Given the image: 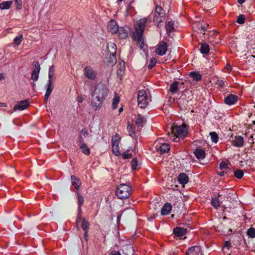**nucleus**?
Returning <instances> with one entry per match:
<instances>
[{"mask_svg": "<svg viewBox=\"0 0 255 255\" xmlns=\"http://www.w3.org/2000/svg\"><path fill=\"white\" fill-rule=\"evenodd\" d=\"M146 21V18L138 20L135 25V31L133 33V39L136 41L137 46H139L140 49H143L144 47L142 36Z\"/></svg>", "mask_w": 255, "mask_h": 255, "instance_id": "obj_1", "label": "nucleus"}, {"mask_svg": "<svg viewBox=\"0 0 255 255\" xmlns=\"http://www.w3.org/2000/svg\"><path fill=\"white\" fill-rule=\"evenodd\" d=\"M131 193V187L126 184H121L116 190V194L121 199H127L129 197Z\"/></svg>", "mask_w": 255, "mask_h": 255, "instance_id": "obj_2", "label": "nucleus"}, {"mask_svg": "<svg viewBox=\"0 0 255 255\" xmlns=\"http://www.w3.org/2000/svg\"><path fill=\"white\" fill-rule=\"evenodd\" d=\"M172 134L173 135V140L175 138L185 137L187 134V128L186 125H182L181 126H174L171 128Z\"/></svg>", "mask_w": 255, "mask_h": 255, "instance_id": "obj_3", "label": "nucleus"}, {"mask_svg": "<svg viewBox=\"0 0 255 255\" xmlns=\"http://www.w3.org/2000/svg\"><path fill=\"white\" fill-rule=\"evenodd\" d=\"M165 19V12L162 7L156 5L153 11V21L158 25Z\"/></svg>", "mask_w": 255, "mask_h": 255, "instance_id": "obj_4", "label": "nucleus"}, {"mask_svg": "<svg viewBox=\"0 0 255 255\" xmlns=\"http://www.w3.org/2000/svg\"><path fill=\"white\" fill-rule=\"evenodd\" d=\"M148 97L146 91L144 90H139L137 94L138 106L140 108H145L148 103Z\"/></svg>", "mask_w": 255, "mask_h": 255, "instance_id": "obj_5", "label": "nucleus"}, {"mask_svg": "<svg viewBox=\"0 0 255 255\" xmlns=\"http://www.w3.org/2000/svg\"><path fill=\"white\" fill-rule=\"evenodd\" d=\"M109 94V90L106 87L103 86L97 87L94 91V95L97 98L105 101Z\"/></svg>", "mask_w": 255, "mask_h": 255, "instance_id": "obj_6", "label": "nucleus"}, {"mask_svg": "<svg viewBox=\"0 0 255 255\" xmlns=\"http://www.w3.org/2000/svg\"><path fill=\"white\" fill-rule=\"evenodd\" d=\"M84 76L88 79L95 80L97 78V73L90 66H86L83 70Z\"/></svg>", "mask_w": 255, "mask_h": 255, "instance_id": "obj_7", "label": "nucleus"}, {"mask_svg": "<svg viewBox=\"0 0 255 255\" xmlns=\"http://www.w3.org/2000/svg\"><path fill=\"white\" fill-rule=\"evenodd\" d=\"M107 48L108 50L110 52V54L111 55L110 58L112 60L111 62L112 63V64L116 63V58L115 54L116 53L117 50L116 45L113 42H109L107 44Z\"/></svg>", "mask_w": 255, "mask_h": 255, "instance_id": "obj_8", "label": "nucleus"}, {"mask_svg": "<svg viewBox=\"0 0 255 255\" xmlns=\"http://www.w3.org/2000/svg\"><path fill=\"white\" fill-rule=\"evenodd\" d=\"M167 50V44L166 42L162 41L157 46L155 49V53L160 56H162L166 53Z\"/></svg>", "mask_w": 255, "mask_h": 255, "instance_id": "obj_9", "label": "nucleus"}, {"mask_svg": "<svg viewBox=\"0 0 255 255\" xmlns=\"http://www.w3.org/2000/svg\"><path fill=\"white\" fill-rule=\"evenodd\" d=\"M34 69L32 72L31 78L34 81H36L39 77L40 66L38 62H34Z\"/></svg>", "mask_w": 255, "mask_h": 255, "instance_id": "obj_10", "label": "nucleus"}, {"mask_svg": "<svg viewBox=\"0 0 255 255\" xmlns=\"http://www.w3.org/2000/svg\"><path fill=\"white\" fill-rule=\"evenodd\" d=\"M119 28L116 21L114 19H111L108 24V32L112 34L117 33Z\"/></svg>", "mask_w": 255, "mask_h": 255, "instance_id": "obj_11", "label": "nucleus"}, {"mask_svg": "<svg viewBox=\"0 0 255 255\" xmlns=\"http://www.w3.org/2000/svg\"><path fill=\"white\" fill-rule=\"evenodd\" d=\"M186 254V255H201V248L197 246L190 247Z\"/></svg>", "mask_w": 255, "mask_h": 255, "instance_id": "obj_12", "label": "nucleus"}, {"mask_svg": "<svg viewBox=\"0 0 255 255\" xmlns=\"http://www.w3.org/2000/svg\"><path fill=\"white\" fill-rule=\"evenodd\" d=\"M103 102L104 101L95 97L93 98L91 105L94 110L97 111L101 108Z\"/></svg>", "mask_w": 255, "mask_h": 255, "instance_id": "obj_13", "label": "nucleus"}, {"mask_svg": "<svg viewBox=\"0 0 255 255\" xmlns=\"http://www.w3.org/2000/svg\"><path fill=\"white\" fill-rule=\"evenodd\" d=\"M29 105L28 100L21 101L17 103L14 107V110H23L25 109Z\"/></svg>", "mask_w": 255, "mask_h": 255, "instance_id": "obj_14", "label": "nucleus"}, {"mask_svg": "<svg viewBox=\"0 0 255 255\" xmlns=\"http://www.w3.org/2000/svg\"><path fill=\"white\" fill-rule=\"evenodd\" d=\"M238 97L237 96L230 94L225 98V103L228 105H234L238 101Z\"/></svg>", "mask_w": 255, "mask_h": 255, "instance_id": "obj_15", "label": "nucleus"}, {"mask_svg": "<svg viewBox=\"0 0 255 255\" xmlns=\"http://www.w3.org/2000/svg\"><path fill=\"white\" fill-rule=\"evenodd\" d=\"M47 90L44 96V100L45 101H47L49 98V96L53 89L54 86H53V82L52 81V80H49L48 82V84L47 85Z\"/></svg>", "mask_w": 255, "mask_h": 255, "instance_id": "obj_16", "label": "nucleus"}, {"mask_svg": "<svg viewBox=\"0 0 255 255\" xmlns=\"http://www.w3.org/2000/svg\"><path fill=\"white\" fill-rule=\"evenodd\" d=\"M244 142V138L241 136H235L234 139L232 141L233 145L236 147L243 146Z\"/></svg>", "mask_w": 255, "mask_h": 255, "instance_id": "obj_17", "label": "nucleus"}, {"mask_svg": "<svg viewBox=\"0 0 255 255\" xmlns=\"http://www.w3.org/2000/svg\"><path fill=\"white\" fill-rule=\"evenodd\" d=\"M187 230L183 228L177 227L173 229V233L177 237L183 236L186 233Z\"/></svg>", "mask_w": 255, "mask_h": 255, "instance_id": "obj_18", "label": "nucleus"}, {"mask_svg": "<svg viewBox=\"0 0 255 255\" xmlns=\"http://www.w3.org/2000/svg\"><path fill=\"white\" fill-rule=\"evenodd\" d=\"M177 179L180 184L183 185H184L188 182L189 178L188 176L184 173L179 174Z\"/></svg>", "mask_w": 255, "mask_h": 255, "instance_id": "obj_19", "label": "nucleus"}, {"mask_svg": "<svg viewBox=\"0 0 255 255\" xmlns=\"http://www.w3.org/2000/svg\"><path fill=\"white\" fill-rule=\"evenodd\" d=\"M171 209V205L170 203H166L161 209V213L162 215H167L170 213Z\"/></svg>", "mask_w": 255, "mask_h": 255, "instance_id": "obj_20", "label": "nucleus"}, {"mask_svg": "<svg viewBox=\"0 0 255 255\" xmlns=\"http://www.w3.org/2000/svg\"><path fill=\"white\" fill-rule=\"evenodd\" d=\"M156 149L158 151H159L160 154H163L167 152L170 149V146L167 143H162L159 146H156Z\"/></svg>", "mask_w": 255, "mask_h": 255, "instance_id": "obj_21", "label": "nucleus"}, {"mask_svg": "<svg viewBox=\"0 0 255 255\" xmlns=\"http://www.w3.org/2000/svg\"><path fill=\"white\" fill-rule=\"evenodd\" d=\"M194 153L196 157L198 159H203L205 157V152L202 149L196 148L194 150Z\"/></svg>", "mask_w": 255, "mask_h": 255, "instance_id": "obj_22", "label": "nucleus"}, {"mask_svg": "<svg viewBox=\"0 0 255 255\" xmlns=\"http://www.w3.org/2000/svg\"><path fill=\"white\" fill-rule=\"evenodd\" d=\"M118 36L121 39H125L128 36V31L123 27H120L118 30Z\"/></svg>", "mask_w": 255, "mask_h": 255, "instance_id": "obj_23", "label": "nucleus"}, {"mask_svg": "<svg viewBox=\"0 0 255 255\" xmlns=\"http://www.w3.org/2000/svg\"><path fill=\"white\" fill-rule=\"evenodd\" d=\"M71 179L72 180V184L74 186L77 190H79L81 182L79 179L77 178L76 176L72 175L71 176Z\"/></svg>", "mask_w": 255, "mask_h": 255, "instance_id": "obj_24", "label": "nucleus"}, {"mask_svg": "<svg viewBox=\"0 0 255 255\" xmlns=\"http://www.w3.org/2000/svg\"><path fill=\"white\" fill-rule=\"evenodd\" d=\"M80 148L82 153L86 155H89L90 153V149L88 147L86 143L79 144Z\"/></svg>", "mask_w": 255, "mask_h": 255, "instance_id": "obj_25", "label": "nucleus"}, {"mask_svg": "<svg viewBox=\"0 0 255 255\" xmlns=\"http://www.w3.org/2000/svg\"><path fill=\"white\" fill-rule=\"evenodd\" d=\"M12 4V1H5L0 3V9L1 10L8 9Z\"/></svg>", "mask_w": 255, "mask_h": 255, "instance_id": "obj_26", "label": "nucleus"}, {"mask_svg": "<svg viewBox=\"0 0 255 255\" xmlns=\"http://www.w3.org/2000/svg\"><path fill=\"white\" fill-rule=\"evenodd\" d=\"M135 124L138 127H142L144 125L143 118L140 115H138L135 120Z\"/></svg>", "mask_w": 255, "mask_h": 255, "instance_id": "obj_27", "label": "nucleus"}, {"mask_svg": "<svg viewBox=\"0 0 255 255\" xmlns=\"http://www.w3.org/2000/svg\"><path fill=\"white\" fill-rule=\"evenodd\" d=\"M127 129L128 131L129 135L133 138H136L137 137H135V129L129 123H128L127 126Z\"/></svg>", "mask_w": 255, "mask_h": 255, "instance_id": "obj_28", "label": "nucleus"}, {"mask_svg": "<svg viewBox=\"0 0 255 255\" xmlns=\"http://www.w3.org/2000/svg\"><path fill=\"white\" fill-rule=\"evenodd\" d=\"M210 49L208 44L207 43H202L201 45L200 51L203 54H207L209 52Z\"/></svg>", "mask_w": 255, "mask_h": 255, "instance_id": "obj_29", "label": "nucleus"}, {"mask_svg": "<svg viewBox=\"0 0 255 255\" xmlns=\"http://www.w3.org/2000/svg\"><path fill=\"white\" fill-rule=\"evenodd\" d=\"M178 85H179L178 82H174L170 85L169 91L171 93H172V94H175L178 91V90H179Z\"/></svg>", "mask_w": 255, "mask_h": 255, "instance_id": "obj_30", "label": "nucleus"}, {"mask_svg": "<svg viewBox=\"0 0 255 255\" xmlns=\"http://www.w3.org/2000/svg\"><path fill=\"white\" fill-rule=\"evenodd\" d=\"M189 75L194 80L197 82L200 81L202 78V75L196 72H191Z\"/></svg>", "mask_w": 255, "mask_h": 255, "instance_id": "obj_31", "label": "nucleus"}, {"mask_svg": "<svg viewBox=\"0 0 255 255\" xmlns=\"http://www.w3.org/2000/svg\"><path fill=\"white\" fill-rule=\"evenodd\" d=\"M121 138V137L119 134H118V133L116 134L112 137V145H117L119 146Z\"/></svg>", "mask_w": 255, "mask_h": 255, "instance_id": "obj_32", "label": "nucleus"}, {"mask_svg": "<svg viewBox=\"0 0 255 255\" xmlns=\"http://www.w3.org/2000/svg\"><path fill=\"white\" fill-rule=\"evenodd\" d=\"M167 33L169 34L174 30V23L172 21H168L166 25Z\"/></svg>", "mask_w": 255, "mask_h": 255, "instance_id": "obj_33", "label": "nucleus"}, {"mask_svg": "<svg viewBox=\"0 0 255 255\" xmlns=\"http://www.w3.org/2000/svg\"><path fill=\"white\" fill-rule=\"evenodd\" d=\"M211 204L216 209L219 208L221 205L220 201L219 199L217 197L212 199Z\"/></svg>", "mask_w": 255, "mask_h": 255, "instance_id": "obj_34", "label": "nucleus"}, {"mask_svg": "<svg viewBox=\"0 0 255 255\" xmlns=\"http://www.w3.org/2000/svg\"><path fill=\"white\" fill-rule=\"evenodd\" d=\"M120 101V97L117 95L115 94L114 98L112 102V108L114 110L116 109L118 107V105Z\"/></svg>", "mask_w": 255, "mask_h": 255, "instance_id": "obj_35", "label": "nucleus"}, {"mask_svg": "<svg viewBox=\"0 0 255 255\" xmlns=\"http://www.w3.org/2000/svg\"><path fill=\"white\" fill-rule=\"evenodd\" d=\"M23 35L20 34L18 36H16L13 40V44L16 46H19L23 40Z\"/></svg>", "mask_w": 255, "mask_h": 255, "instance_id": "obj_36", "label": "nucleus"}, {"mask_svg": "<svg viewBox=\"0 0 255 255\" xmlns=\"http://www.w3.org/2000/svg\"><path fill=\"white\" fill-rule=\"evenodd\" d=\"M76 193L77 195V200L79 206L78 209H81V206L84 203V198L80 194L79 192L77 191Z\"/></svg>", "mask_w": 255, "mask_h": 255, "instance_id": "obj_37", "label": "nucleus"}, {"mask_svg": "<svg viewBox=\"0 0 255 255\" xmlns=\"http://www.w3.org/2000/svg\"><path fill=\"white\" fill-rule=\"evenodd\" d=\"M112 145V152L113 154L116 156H119L120 155V147L117 145Z\"/></svg>", "mask_w": 255, "mask_h": 255, "instance_id": "obj_38", "label": "nucleus"}, {"mask_svg": "<svg viewBox=\"0 0 255 255\" xmlns=\"http://www.w3.org/2000/svg\"><path fill=\"white\" fill-rule=\"evenodd\" d=\"M90 224L85 220V218L82 219V228L84 231L89 230Z\"/></svg>", "mask_w": 255, "mask_h": 255, "instance_id": "obj_39", "label": "nucleus"}, {"mask_svg": "<svg viewBox=\"0 0 255 255\" xmlns=\"http://www.w3.org/2000/svg\"><path fill=\"white\" fill-rule=\"evenodd\" d=\"M234 176L238 179H241L244 176V172L241 169H238L234 172Z\"/></svg>", "mask_w": 255, "mask_h": 255, "instance_id": "obj_40", "label": "nucleus"}, {"mask_svg": "<svg viewBox=\"0 0 255 255\" xmlns=\"http://www.w3.org/2000/svg\"><path fill=\"white\" fill-rule=\"evenodd\" d=\"M211 138L213 142L217 143L218 141V135L215 132H211L210 133Z\"/></svg>", "mask_w": 255, "mask_h": 255, "instance_id": "obj_41", "label": "nucleus"}, {"mask_svg": "<svg viewBox=\"0 0 255 255\" xmlns=\"http://www.w3.org/2000/svg\"><path fill=\"white\" fill-rule=\"evenodd\" d=\"M55 69L53 65L50 67L48 72V78L49 80H52L53 77L54 75Z\"/></svg>", "mask_w": 255, "mask_h": 255, "instance_id": "obj_42", "label": "nucleus"}, {"mask_svg": "<svg viewBox=\"0 0 255 255\" xmlns=\"http://www.w3.org/2000/svg\"><path fill=\"white\" fill-rule=\"evenodd\" d=\"M247 235L252 238L255 237V228L251 227L247 231Z\"/></svg>", "mask_w": 255, "mask_h": 255, "instance_id": "obj_43", "label": "nucleus"}, {"mask_svg": "<svg viewBox=\"0 0 255 255\" xmlns=\"http://www.w3.org/2000/svg\"><path fill=\"white\" fill-rule=\"evenodd\" d=\"M81 209H78V213L77 214V219L76 220V224L77 227H78L79 223L81 222V221H82L83 218H82V214H81Z\"/></svg>", "mask_w": 255, "mask_h": 255, "instance_id": "obj_44", "label": "nucleus"}, {"mask_svg": "<svg viewBox=\"0 0 255 255\" xmlns=\"http://www.w3.org/2000/svg\"><path fill=\"white\" fill-rule=\"evenodd\" d=\"M156 62L157 61L155 58H151L149 64L147 66L148 69H151L155 65Z\"/></svg>", "mask_w": 255, "mask_h": 255, "instance_id": "obj_45", "label": "nucleus"}, {"mask_svg": "<svg viewBox=\"0 0 255 255\" xmlns=\"http://www.w3.org/2000/svg\"><path fill=\"white\" fill-rule=\"evenodd\" d=\"M245 16L243 14L240 15L237 19V22L239 24H243L245 23Z\"/></svg>", "mask_w": 255, "mask_h": 255, "instance_id": "obj_46", "label": "nucleus"}, {"mask_svg": "<svg viewBox=\"0 0 255 255\" xmlns=\"http://www.w3.org/2000/svg\"><path fill=\"white\" fill-rule=\"evenodd\" d=\"M220 169L222 170H229L228 164L224 161L221 162L220 164Z\"/></svg>", "mask_w": 255, "mask_h": 255, "instance_id": "obj_47", "label": "nucleus"}, {"mask_svg": "<svg viewBox=\"0 0 255 255\" xmlns=\"http://www.w3.org/2000/svg\"><path fill=\"white\" fill-rule=\"evenodd\" d=\"M132 156L131 153H129L128 150H127L122 154L123 158L124 159L130 158Z\"/></svg>", "mask_w": 255, "mask_h": 255, "instance_id": "obj_48", "label": "nucleus"}, {"mask_svg": "<svg viewBox=\"0 0 255 255\" xmlns=\"http://www.w3.org/2000/svg\"><path fill=\"white\" fill-rule=\"evenodd\" d=\"M22 0H14V1L16 5V8L17 9H21L22 5Z\"/></svg>", "mask_w": 255, "mask_h": 255, "instance_id": "obj_49", "label": "nucleus"}, {"mask_svg": "<svg viewBox=\"0 0 255 255\" xmlns=\"http://www.w3.org/2000/svg\"><path fill=\"white\" fill-rule=\"evenodd\" d=\"M131 166L132 170H135L137 167V161L136 158L132 159L131 161Z\"/></svg>", "mask_w": 255, "mask_h": 255, "instance_id": "obj_50", "label": "nucleus"}, {"mask_svg": "<svg viewBox=\"0 0 255 255\" xmlns=\"http://www.w3.org/2000/svg\"><path fill=\"white\" fill-rule=\"evenodd\" d=\"M232 70V67L230 64H227L224 68V71L226 72L229 73Z\"/></svg>", "mask_w": 255, "mask_h": 255, "instance_id": "obj_51", "label": "nucleus"}, {"mask_svg": "<svg viewBox=\"0 0 255 255\" xmlns=\"http://www.w3.org/2000/svg\"><path fill=\"white\" fill-rule=\"evenodd\" d=\"M216 84L220 86L221 87H223L224 85V82L221 79H218L216 81Z\"/></svg>", "mask_w": 255, "mask_h": 255, "instance_id": "obj_52", "label": "nucleus"}, {"mask_svg": "<svg viewBox=\"0 0 255 255\" xmlns=\"http://www.w3.org/2000/svg\"><path fill=\"white\" fill-rule=\"evenodd\" d=\"M223 171H224L225 174L228 176H229L232 173L231 169L230 168H229V170H224Z\"/></svg>", "mask_w": 255, "mask_h": 255, "instance_id": "obj_53", "label": "nucleus"}, {"mask_svg": "<svg viewBox=\"0 0 255 255\" xmlns=\"http://www.w3.org/2000/svg\"><path fill=\"white\" fill-rule=\"evenodd\" d=\"M224 247L229 249L231 247V244L230 241H226L225 243Z\"/></svg>", "mask_w": 255, "mask_h": 255, "instance_id": "obj_54", "label": "nucleus"}, {"mask_svg": "<svg viewBox=\"0 0 255 255\" xmlns=\"http://www.w3.org/2000/svg\"><path fill=\"white\" fill-rule=\"evenodd\" d=\"M109 255H121L119 251H113Z\"/></svg>", "mask_w": 255, "mask_h": 255, "instance_id": "obj_55", "label": "nucleus"}, {"mask_svg": "<svg viewBox=\"0 0 255 255\" xmlns=\"http://www.w3.org/2000/svg\"><path fill=\"white\" fill-rule=\"evenodd\" d=\"M78 142H79V144H82V143H84L83 142V138L82 137V136H81V135H80L79 137H78Z\"/></svg>", "mask_w": 255, "mask_h": 255, "instance_id": "obj_56", "label": "nucleus"}, {"mask_svg": "<svg viewBox=\"0 0 255 255\" xmlns=\"http://www.w3.org/2000/svg\"><path fill=\"white\" fill-rule=\"evenodd\" d=\"M84 237L85 238V240H87V238L88 237V230L84 231Z\"/></svg>", "mask_w": 255, "mask_h": 255, "instance_id": "obj_57", "label": "nucleus"}, {"mask_svg": "<svg viewBox=\"0 0 255 255\" xmlns=\"http://www.w3.org/2000/svg\"><path fill=\"white\" fill-rule=\"evenodd\" d=\"M81 132L83 133L84 135L88 134L87 130H86V129H82L81 131Z\"/></svg>", "mask_w": 255, "mask_h": 255, "instance_id": "obj_58", "label": "nucleus"}, {"mask_svg": "<svg viewBox=\"0 0 255 255\" xmlns=\"http://www.w3.org/2000/svg\"><path fill=\"white\" fill-rule=\"evenodd\" d=\"M77 99V101L80 103H82L83 101V98L81 97H78Z\"/></svg>", "mask_w": 255, "mask_h": 255, "instance_id": "obj_59", "label": "nucleus"}, {"mask_svg": "<svg viewBox=\"0 0 255 255\" xmlns=\"http://www.w3.org/2000/svg\"><path fill=\"white\" fill-rule=\"evenodd\" d=\"M122 217V214H120L117 217V223L119 224Z\"/></svg>", "mask_w": 255, "mask_h": 255, "instance_id": "obj_60", "label": "nucleus"}, {"mask_svg": "<svg viewBox=\"0 0 255 255\" xmlns=\"http://www.w3.org/2000/svg\"><path fill=\"white\" fill-rule=\"evenodd\" d=\"M126 249L127 250H130L131 251V252H133V249H132V247L130 246H127L126 247Z\"/></svg>", "mask_w": 255, "mask_h": 255, "instance_id": "obj_61", "label": "nucleus"}, {"mask_svg": "<svg viewBox=\"0 0 255 255\" xmlns=\"http://www.w3.org/2000/svg\"><path fill=\"white\" fill-rule=\"evenodd\" d=\"M218 175H220V176H224L226 174H225V173L224 172V171L223 170V171L219 172L218 173Z\"/></svg>", "mask_w": 255, "mask_h": 255, "instance_id": "obj_62", "label": "nucleus"}, {"mask_svg": "<svg viewBox=\"0 0 255 255\" xmlns=\"http://www.w3.org/2000/svg\"><path fill=\"white\" fill-rule=\"evenodd\" d=\"M4 79V76L2 73H0V80H3Z\"/></svg>", "mask_w": 255, "mask_h": 255, "instance_id": "obj_63", "label": "nucleus"}, {"mask_svg": "<svg viewBox=\"0 0 255 255\" xmlns=\"http://www.w3.org/2000/svg\"><path fill=\"white\" fill-rule=\"evenodd\" d=\"M246 0H238V1L240 4L243 3Z\"/></svg>", "mask_w": 255, "mask_h": 255, "instance_id": "obj_64", "label": "nucleus"}]
</instances>
